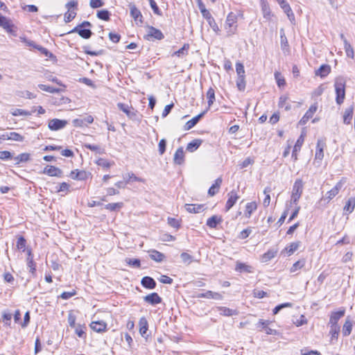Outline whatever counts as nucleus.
<instances>
[{"label": "nucleus", "mask_w": 355, "mask_h": 355, "mask_svg": "<svg viewBox=\"0 0 355 355\" xmlns=\"http://www.w3.org/2000/svg\"><path fill=\"white\" fill-rule=\"evenodd\" d=\"M189 48V45L188 44H184V46L180 49L178 51H175L172 55L178 56V57H182L183 55H185L188 53V50Z\"/></svg>", "instance_id": "nucleus-40"}, {"label": "nucleus", "mask_w": 355, "mask_h": 355, "mask_svg": "<svg viewBox=\"0 0 355 355\" xmlns=\"http://www.w3.org/2000/svg\"><path fill=\"white\" fill-rule=\"evenodd\" d=\"M38 87L43 91H45V92H49L51 94L59 93L60 92L62 91L60 89L55 88V87L48 86L46 85H43V84L38 85Z\"/></svg>", "instance_id": "nucleus-39"}, {"label": "nucleus", "mask_w": 355, "mask_h": 355, "mask_svg": "<svg viewBox=\"0 0 355 355\" xmlns=\"http://www.w3.org/2000/svg\"><path fill=\"white\" fill-rule=\"evenodd\" d=\"M236 87L239 91H244L245 89V76H237L236 78Z\"/></svg>", "instance_id": "nucleus-44"}, {"label": "nucleus", "mask_w": 355, "mask_h": 355, "mask_svg": "<svg viewBox=\"0 0 355 355\" xmlns=\"http://www.w3.org/2000/svg\"><path fill=\"white\" fill-rule=\"evenodd\" d=\"M344 182L343 180L339 181L336 183L334 188H332L330 191H329L327 193V198L329 200L333 199L340 191L343 186Z\"/></svg>", "instance_id": "nucleus-16"}, {"label": "nucleus", "mask_w": 355, "mask_h": 355, "mask_svg": "<svg viewBox=\"0 0 355 355\" xmlns=\"http://www.w3.org/2000/svg\"><path fill=\"white\" fill-rule=\"evenodd\" d=\"M257 208V203L255 202H251L246 205L245 215L247 218H250L251 214L254 211H255Z\"/></svg>", "instance_id": "nucleus-36"}, {"label": "nucleus", "mask_w": 355, "mask_h": 355, "mask_svg": "<svg viewBox=\"0 0 355 355\" xmlns=\"http://www.w3.org/2000/svg\"><path fill=\"white\" fill-rule=\"evenodd\" d=\"M148 253L150 259L156 262H162L165 258V255L163 253L155 250H149Z\"/></svg>", "instance_id": "nucleus-27"}, {"label": "nucleus", "mask_w": 355, "mask_h": 355, "mask_svg": "<svg viewBox=\"0 0 355 355\" xmlns=\"http://www.w3.org/2000/svg\"><path fill=\"white\" fill-rule=\"evenodd\" d=\"M303 191V182L301 179L295 180L292 190L291 201L295 205L297 204Z\"/></svg>", "instance_id": "nucleus-3"}, {"label": "nucleus", "mask_w": 355, "mask_h": 355, "mask_svg": "<svg viewBox=\"0 0 355 355\" xmlns=\"http://www.w3.org/2000/svg\"><path fill=\"white\" fill-rule=\"evenodd\" d=\"M355 208V197L349 198L345 203L343 208V214L348 215L351 214Z\"/></svg>", "instance_id": "nucleus-18"}, {"label": "nucleus", "mask_w": 355, "mask_h": 355, "mask_svg": "<svg viewBox=\"0 0 355 355\" xmlns=\"http://www.w3.org/2000/svg\"><path fill=\"white\" fill-rule=\"evenodd\" d=\"M12 317V314L10 313H8L7 311H3L2 313V319L3 322L4 323V325L10 327L11 323V319Z\"/></svg>", "instance_id": "nucleus-49"}, {"label": "nucleus", "mask_w": 355, "mask_h": 355, "mask_svg": "<svg viewBox=\"0 0 355 355\" xmlns=\"http://www.w3.org/2000/svg\"><path fill=\"white\" fill-rule=\"evenodd\" d=\"M144 300L152 305L157 304L162 302V298L157 293H152L144 297Z\"/></svg>", "instance_id": "nucleus-14"}, {"label": "nucleus", "mask_w": 355, "mask_h": 355, "mask_svg": "<svg viewBox=\"0 0 355 355\" xmlns=\"http://www.w3.org/2000/svg\"><path fill=\"white\" fill-rule=\"evenodd\" d=\"M96 163L98 166H102V167L106 168H108L112 166L110 162H109L107 159H103V158H99L96 161Z\"/></svg>", "instance_id": "nucleus-58"}, {"label": "nucleus", "mask_w": 355, "mask_h": 355, "mask_svg": "<svg viewBox=\"0 0 355 355\" xmlns=\"http://www.w3.org/2000/svg\"><path fill=\"white\" fill-rule=\"evenodd\" d=\"M277 253V250H269L261 256L262 262H268L272 258H274Z\"/></svg>", "instance_id": "nucleus-35"}, {"label": "nucleus", "mask_w": 355, "mask_h": 355, "mask_svg": "<svg viewBox=\"0 0 355 355\" xmlns=\"http://www.w3.org/2000/svg\"><path fill=\"white\" fill-rule=\"evenodd\" d=\"M85 329V327L80 324H78L75 327V333L77 334V336L79 338H85L86 336Z\"/></svg>", "instance_id": "nucleus-54"}, {"label": "nucleus", "mask_w": 355, "mask_h": 355, "mask_svg": "<svg viewBox=\"0 0 355 355\" xmlns=\"http://www.w3.org/2000/svg\"><path fill=\"white\" fill-rule=\"evenodd\" d=\"M117 107L120 110L123 112L130 119L136 120L137 119V111L132 107L122 103H117Z\"/></svg>", "instance_id": "nucleus-5"}, {"label": "nucleus", "mask_w": 355, "mask_h": 355, "mask_svg": "<svg viewBox=\"0 0 355 355\" xmlns=\"http://www.w3.org/2000/svg\"><path fill=\"white\" fill-rule=\"evenodd\" d=\"M90 327L94 331L101 333L106 330L107 324L103 321H93L90 324Z\"/></svg>", "instance_id": "nucleus-21"}, {"label": "nucleus", "mask_w": 355, "mask_h": 355, "mask_svg": "<svg viewBox=\"0 0 355 355\" xmlns=\"http://www.w3.org/2000/svg\"><path fill=\"white\" fill-rule=\"evenodd\" d=\"M300 242H293L288 247L285 248V250L287 252L288 254L290 256L294 253L300 247Z\"/></svg>", "instance_id": "nucleus-38"}, {"label": "nucleus", "mask_w": 355, "mask_h": 355, "mask_svg": "<svg viewBox=\"0 0 355 355\" xmlns=\"http://www.w3.org/2000/svg\"><path fill=\"white\" fill-rule=\"evenodd\" d=\"M304 135L302 133L300 137L297 139L292 153V158H293L294 160H296L297 159V153L300 150L301 147L304 143Z\"/></svg>", "instance_id": "nucleus-20"}, {"label": "nucleus", "mask_w": 355, "mask_h": 355, "mask_svg": "<svg viewBox=\"0 0 355 355\" xmlns=\"http://www.w3.org/2000/svg\"><path fill=\"white\" fill-rule=\"evenodd\" d=\"M110 13L107 10H101L97 12V17L103 20L108 21L110 19Z\"/></svg>", "instance_id": "nucleus-53"}, {"label": "nucleus", "mask_w": 355, "mask_h": 355, "mask_svg": "<svg viewBox=\"0 0 355 355\" xmlns=\"http://www.w3.org/2000/svg\"><path fill=\"white\" fill-rule=\"evenodd\" d=\"M123 202L109 203L105 206V208L111 211H114L119 210V209H121L123 207Z\"/></svg>", "instance_id": "nucleus-42"}, {"label": "nucleus", "mask_w": 355, "mask_h": 355, "mask_svg": "<svg viewBox=\"0 0 355 355\" xmlns=\"http://www.w3.org/2000/svg\"><path fill=\"white\" fill-rule=\"evenodd\" d=\"M345 309L342 307L337 311H332L330 315L328 325H338L339 320L345 315Z\"/></svg>", "instance_id": "nucleus-8"}, {"label": "nucleus", "mask_w": 355, "mask_h": 355, "mask_svg": "<svg viewBox=\"0 0 355 355\" xmlns=\"http://www.w3.org/2000/svg\"><path fill=\"white\" fill-rule=\"evenodd\" d=\"M354 108L352 106H349L345 109L343 114V123L345 124H349L352 119Z\"/></svg>", "instance_id": "nucleus-28"}, {"label": "nucleus", "mask_w": 355, "mask_h": 355, "mask_svg": "<svg viewBox=\"0 0 355 355\" xmlns=\"http://www.w3.org/2000/svg\"><path fill=\"white\" fill-rule=\"evenodd\" d=\"M141 284L144 288L148 289H153L156 286V282L154 279L148 276L143 277Z\"/></svg>", "instance_id": "nucleus-24"}, {"label": "nucleus", "mask_w": 355, "mask_h": 355, "mask_svg": "<svg viewBox=\"0 0 355 355\" xmlns=\"http://www.w3.org/2000/svg\"><path fill=\"white\" fill-rule=\"evenodd\" d=\"M67 124V120L53 119L49 121L48 127L51 130L57 131L64 128Z\"/></svg>", "instance_id": "nucleus-7"}, {"label": "nucleus", "mask_w": 355, "mask_h": 355, "mask_svg": "<svg viewBox=\"0 0 355 355\" xmlns=\"http://www.w3.org/2000/svg\"><path fill=\"white\" fill-rule=\"evenodd\" d=\"M236 71L237 76H245V69L242 63L239 62L236 63Z\"/></svg>", "instance_id": "nucleus-57"}, {"label": "nucleus", "mask_w": 355, "mask_h": 355, "mask_svg": "<svg viewBox=\"0 0 355 355\" xmlns=\"http://www.w3.org/2000/svg\"><path fill=\"white\" fill-rule=\"evenodd\" d=\"M173 161L175 164L181 165L184 161V153L182 147L177 149L174 154Z\"/></svg>", "instance_id": "nucleus-23"}, {"label": "nucleus", "mask_w": 355, "mask_h": 355, "mask_svg": "<svg viewBox=\"0 0 355 355\" xmlns=\"http://www.w3.org/2000/svg\"><path fill=\"white\" fill-rule=\"evenodd\" d=\"M271 191V188L269 187H267L265 188L263 193L266 195V197L263 200V205L264 207H268L270 205V192Z\"/></svg>", "instance_id": "nucleus-52"}, {"label": "nucleus", "mask_w": 355, "mask_h": 355, "mask_svg": "<svg viewBox=\"0 0 355 355\" xmlns=\"http://www.w3.org/2000/svg\"><path fill=\"white\" fill-rule=\"evenodd\" d=\"M30 159V154L24 153H21L17 157H14V160L15 161V164L17 165L21 162H26Z\"/></svg>", "instance_id": "nucleus-37"}, {"label": "nucleus", "mask_w": 355, "mask_h": 355, "mask_svg": "<svg viewBox=\"0 0 355 355\" xmlns=\"http://www.w3.org/2000/svg\"><path fill=\"white\" fill-rule=\"evenodd\" d=\"M353 327V320L349 316H347L343 326L342 333L343 336H348L352 333Z\"/></svg>", "instance_id": "nucleus-17"}, {"label": "nucleus", "mask_w": 355, "mask_h": 355, "mask_svg": "<svg viewBox=\"0 0 355 355\" xmlns=\"http://www.w3.org/2000/svg\"><path fill=\"white\" fill-rule=\"evenodd\" d=\"M44 173L47 174L51 177H62L63 172L61 169L54 166H46L43 171Z\"/></svg>", "instance_id": "nucleus-11"}, {"label": "nucleus", "mask_w": 355, "mask_h": 355, "mask_svg": "<svg viewBox=\"0 0 355 355\" xmlns=\"http://www.w3.org/2000/svg\"><path fill=\"white\" fill-rule=\"evenodd\" d=\"M166 141L164 139H162L158 144L159 153L160 155H163L166 151Z\"/></svg>", "instance_id": "nucleus-64"}, {"label": "nucleus", "mask_w": 355, "mask_h": 355, "mask_svg": "<svg viewBox=\"0 0 355 355\" xmlns=\"http://www.w3.org/2000/svg\"><path fill=\"white\" fill-rule=\"evenodd\" d=\"M222 183V178H218L215 180V183L209 188L208 191V193L211 196H214L216 193L218 192L219 188Z\"/></svg>", "instance_id": "nucleus-31"}, {"label": "nucleus", "mask_w": 355, "mask_h": 355, "mask_svg": "<svg viewBox=\"0 0 355 355\" xmlns=\"http://www.w3.org/2000/svg\"><path fill=\"white\" fill-rule=\"evenodd\" d=\"M184 207L186 210L189 213L197 214L204 210L203 205L186 204Z\"/></svg>", "instance_id": "nucleus-25"}, {"label": "nucleus", "mask_w": 355, "mask_h": 355, "mask_svg": "<svg viewBox=\"0 0 355 355\" xmlns=\"http://www.w3.org/2000/svg\"><path fill=\"white\" fill-rule=\"evenodd\" d=\"M168 224L176 229H178L180 226V221L175 218H168Z\"/></svg>", "instance_id": "nucleus-61"}, {"label": "nucleus", "mask_w": 355, "mask_h": 355, "mask_svg": "<svg viewBox=\"0 0 355 355\" xmlns=\"http://www.w3.org/2000/svg\"><path fill=\"white\" fill-rule=\"evenodd\" d=\"M0 26H2L5 29H8L10 26L9 21L6 19V17L0 15Z\"/></svg>", "instance_id": "nucleus-63"}, {"label": "nucleus", "mask_w": 355, "mask_h": 355, "mask_svg": "<svg viewBox=\"0 0 355 355\" xmlns=\"http://www.w3.org/2000/svg\"><path fill=\"white\" fill-rule=\"evenodd\" d=\"M147 37L150 39L160 40L164 38V35L160 30L150 26L148 28Z\"/></svg>", "instance_id": "nucleus-12"}, {"label": "nucleus", "mask_w": 355, "mask_h": 355, "mask_svg": "<svg viewBox=\"0 0 355 355\" xmlns=\"http://www.w3.org/2000/svg\"><path fill=\"white\" fill-rule=\"evenodd\" d=\"M335 90L336 93V103L340 105L343 103L345 96V83L343 81H336L335 83Z\"/></svg>", "instance_id": "nucleus-4"}, {"label": "nucleus", "mask_w": 355, "mask_h": 355, "mask_svg": "<svg viewBox=\"0 0 355 355\" xmlns=\"http://www.w3.org/2000/svg\"><path fill=\"white\" fill-rule=\"evenodd\" d=\"M222 221L220 217L217 216H212L207 220V225L211 228H216V226Z\"/></svg>", "instance_id": "nucleus-33"}, {"label": "nucleus", "mask_w": 355, "mask_h": 355, "mask_svg": "<svg viewBox=\"0 0 355 355\" xmlns=\"http://www.w3.org/2000/svg\"><path fill=\"white\" fill-rule=\"evenodd\" d=\"M207 299H214L216 300H223V295L220 293L214 292L211 291H207Z\"/></svg>", "instance_id": "nucleus-48"}, {"label": "nucleus", "mask_w": 355, "mask_h": 355, "mask_svg": "<svg viewBox=\"0 0 355 355\" xmlns=\"http://www.w3.org/2000/svg\"><path fill=\"white\" fill-rule=\"evenodd\" d=\"M130 10V15L135 19V21H142V15L140 10L136 7L135 4L130 3L129 5Z\"/></svg>", "instance_id": "nucleus-22"}, {"label": "nucleus", "mask_w": 355, "mask_h": 355, "mask_svg": "<svg viewBox=\"0 0 355 355\" xmlns=\"http://www.w3.org/2000/svg\"><path fill=\"white\" fill-rule=\"evenodd\" d=\"M198 7H199V9L200 10V12L202 15V16L206 18V19H211V14L209 13V12L205 8V5L203 4V3L201 1V0H198Z\"/></svg>", "instance_id": "nucleus-47"}, {"label": "nucleus", "mask_w": 355, "mask_h": 355, "mask_svg": "<svg viewBox=\"0 0 355 355\" xmlns=\"http://www.w3.org/2000/svg\"><path fill=\"white\" fill-rule=\"evenodd\" d=\"M239 198V196L236 192L232 191L228 193V200L226 202L225 209L226 211H229L236 202Z\"/></svg>", "instance_id": "nucleus-13"}, {"label": "nucleus", "mask_w": 355, "mask_h": 355, "mask_svg": "<svg viewBox=\"0 0 355 355\" xmlns=\"http://www.w3.org/2000/svg\"><path fill=\"white\" fill-rule=\"evenodd\" d=\"M344 49L346 53V55L347 57L354 58V52L352 46L350 45V44L347 42V40H345V44H344Z\"/></svg>", "instance_id": "nucleus-43"}, {"label": "nucleus", "mask_w": 355, "mask_h": 355, "mask_svg": "<svg viewBox=\"0 0 355 355\" xmlns=\"http://www.w3.org/2000/svg\"><path fill=\"white\" fill-rule=\"evenodd\" d=\"M139 326L141 336L144 338H147L148 336L147 334L148 322L145 317H142L139 319Z\"/></svg>", "instance_id": "nucleus-15"}, {"label": "nucleus", "mask_w": 355, "mask_h": 355, "mask_svg": "<svg viewBox=\"0 0 355 355\" xmlns=\"http://www.w3.org/2000/svg\"><path fill=\"white\" fill-rule=\"evenodd\" d=\"M6 137L8 139L16 141H22L24 139L23 136L15 132H11L7 134Z\"/></svg>", "instance_id": "nucleus-41"}, {"label": "nucleus", "mask_w": 355, "mask_h": 355, "mask_svg": "<svg viewBox=\"0 0 355 355\" xmlns=\"http://www.w3.org/2000/svg\"><path fill=\"white\" fill-rule=\"evenodd\" d=\"M27 265L29 268V272L32 273L33 275H35V263L33 261V258H27Z\"/></svg>", "instance_id": "nucleus-56"}, {"label": "nucleus", "mask_w": 355, "mask_h": 355, "mask_svg": "<svg viewBox=\"0 0 355 355\" xmlns=\"http://www.w3.org/2000/svg\"><path fill=\"white\" fill-rule=\"evenodd\" d=\"M26 241L23 236H19L17 241V248L19 250L25 251L26 250Z\"/></svg>", "instance_id": "nucleus-55"}, {"label": "nucleus", "mask_w": 355, "mask_h": 355, "mask_svg": "<svg viewBox=\"0 0 355 355\" xmlns=\"http://www.w3.org/2000/svg\"><path fill=\"white\" fill-rule=\"evenodd\" d=\"M91 175V173L87 172L85 171H79L78 169L73 170L70 173V178L73 180H85L89 176Z\"/></svg>", "instance_id": "nucleus-10"}, {"label": "nucleus", "mask_w": 355, "mask_h": 355, "mask_svg": "<svg viewBox=\"0 0 355 355\" xmlns=\"http://www.w3.org/2000/svg\"><path fill=\"white\" fill-rule=\"evenodd\" d=\"M201 144H202V140L194 139L187 144V150H188L189 152H193L200 147Z\"/></svg>", "instance_id": "nucleus-34"}, {"label": "nucleus", "mask_w": 355, "mask_h": 355, "mask_svg": "<svg viewBox=\"0 0 355 355\" xmlns=\"http://www.w3.org/2000/svg\"><path fill=\"white\" fill-rule=\"evenodd\" d=\"M221 314L225 316H231L236 313V311L227 307H220Z\"/></svg>", "instance_id": "nucleus-62"}, {"label": "nucleus", "mask_w": 355, "mask_h": 355, "mask_svg": "<svg viewBox=\"0 0 355 355\" xmlns=\"http://www.w3.org/2000/svg\"><path fill=\"white\" fill-rule=\"evenodd\" d=\"M235 270L239 272H253V268L251 266L239 261L236 262Z\"/></svg>", "instance_id": "nucleus-26"}, {"label": "nucleus", "mask_w": 355, "mask_h": 355, "mask_svg": "<svg viewBox=\"0 0 355 355\" xmlns=\"http://www.w3.org/2000/svg\"><path fill=\"white\" fill-rule=\"evenodd\" d=\"M262 12L263 17L268 20H270L271 17V12L269 7L266 4H263L262 6Z\"/></svg>", "instance_id": "nucleus-59"}, {"label": "nucleus", "mask_w": 355, "mask_h": 355, "mask_svg": "<svg viewBox=\"0 0 355 355\" xmlns=\"http://www.w3.org/2000/svg\"><path fill=\"white\" fill-rule=\"evenodd\" d=\"M305 265V260H299L296 261L291 268L290 272L293 273L295 272L297 270L302 268Z\"/></svg>", "instance_id": "nucleus-45"}, {"label": "nucleus", "mask_w": 355, "mask_h": 355, "mask_svg": "<svg viewBox=\"0 0 355 355\" xmlns=\"http://www.w3.org/2000/svg\"><path fill=\"white\" fill-rule=\"evenodd\" d=\"M76 316L75 315L73 311H69L67 317V321L69 325L71 328H75L77 325H76Z\"/></svg>", "instance_id": "nucleus-46"}, {"label": "nucleus", "mask_w": 355, "mask_h": 355, "mask_svg": "<svg viewBox=\"0 0 355 355\" xmlns=\"http://www.w3.org/2000/svg\"><path fill=\"white\" fill-rule=\"evenodd\" d=\"M94 118L92 115H87L73 120L72 123L75 127H84L93 123Z\"/></svg>", "instance_id": "nucleus-9"}, {"label": "nucleus", "mask_w": 355, "mask_h": 355, "mask_svg": "<svg viewBox=\"0 0 355 355\" xmlns=\"http://www.w3.org/2000/svg\"><path fill=\"white\" fill-rule=\"evenodd\" d=\"M77 2L71 1L66 4V7L68 11L64 14V21L66 23L70 22L73 19L75 18L76 12L74 11V8L77 6Z\"/></svg>", "instance_id": "nucleus-6"}, {"label": "nucleus", "mask_w": 355, "mask_h": 355, "mask_svg": "<svg viewBox=\"0 0 355 355\" xmlns=\"http://www.w3.org/2000/svg\"><path fill=\"white\" fill-rule=\"evenodd\" d=\"M330 327L329 330V334L331 335V342L333 341V340H337L340 331V327L339 325H329Z\"/></svg>", "instance_id": "nucleus-32"}, {"label": "nucleus", "mask_w": 355, "mask_h": 355, "mask_svg": "<svg viewBox=\"0 0 355 355\" xmlns=\"http://www.w3.org/2000/svg\"><path fill=\"white\" fill-rule=\"evenodd\" d=\"M207 97L208 98V105L211 106L215 101V91L212 87H210L207 92Z\"/></svg>", "instance_id": "nucleus-51"}, {"label": "nucleus", "mask_w": 355, "mask_h": 355, "mask_svg": "<svg viewBox=\"0 0 355 355\" xmlns=\"http://www.w3.org/2000/svg\"><path fill=\"white\" fill-rule=\"evenodd\" d=\"M331 71V67L328 64H322L315 71V75L319 76L321 78L327 76Z\"/></svg>", "instance_id": "nucleus-30"}, {"label": "nucleus", "mask_w": 355, "mask_h": 355, "mask_svg": "<svg viewBox=\"0 0 355 355\" xmlns=\"http://www.w3.org/2000/svg\"><path fill=\"white\" fill-rule=\"evenodd\" d=\"M180 258L182 262L187 265H189L194 261L193 257L187 252L181 253Z\"/></svg>", "instance_id": "nucleus-50"}, {"label": "nucleus", "mask_w": 355, "mask_h": 355, "mask_svg": "<svg viewBox=\"0 0 355 355\" xmlns=\"http://www.w3.org/2000/svg\"><path fill=\"white\" fill-rule=\"evenodd\" d=\"M284 12L287 15L288 17L291 21L294 20V14L288 3L286 1L279 3Z\"/></svg>", "instance_id": "nucleus-29"}, {"label": "nucleus", "mask_w": 355, "mask_h": 355, "mask_svg": "<svg viewBox=\"0 0 355 355\" xmlns=\"http://www.w3.org/2000/svg\"><path fill=\"white\" fill-rule=\"evenodd\" d=\"M125 261L130 266H132L135 268H139L140 267V260L138 259H126Z\"/></svg>", "instance_id": "nucleus-60"}, {"label": "nucleus", "mask_w": 355, "mask_h": 355, "mask_svg": "<svg viewBox=\"0 0 355 355\" xmlns=\"http://www.w3.org/2000/svg\"><path fill=\"white\" fill-rule=\"evenodd\" d=\"M236 22H237L236 15L233 12L229 13L226 18L225 24V29L226 31L227 35L228 37L236 33V30H237Z\"/></svg>", "instance_id": "nucleus-1"}, {"label": "nucleus", "mask_w": 355, "mask_h": 355, "mask_svg": "<svg viewBox=\"0 0 355 355\" xmlns=\"http://www.w3.org/2000/svg\"><path fill=\"white\" fill-rule=\"evenodd\" d=\"M205 113V112H202L200 114H199L198 115L194 116L193 119H191L189 121H187L184 126V130H189L193 127H194L198 123V122L200 121V119L204 116Z\"/></svg>", "instance_id": "nucleus-19"}, {"label": "nucleus", "mask_w": 355, "mask_h": 355, "mask_svg": "<svg viewBox=\"0 0 355 355\" xmlns=\"http://www.w3.org/2000/svg\"><path fill=\"white\" fill-rule=\"evenodd\" d=\"M91 26L92 24L90 22L85 21L81 24L75 27L71 32L78 33L81 37L84 39H89L92 36V33L90 29L85 28V27H89Z\"/></svg>", "instance_id": "nucleus-2"}]
</instances>
